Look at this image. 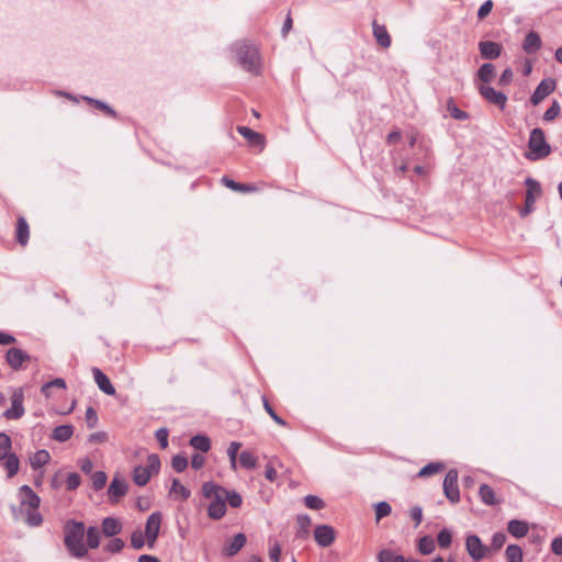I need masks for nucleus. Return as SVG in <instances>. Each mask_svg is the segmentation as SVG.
I'll use <instances>...</instances> for the list:
<instances>
[{
	"label": "nucleus",
	"mask_w": 562,
	"mask_h": 562,
	"mask_svg": "<svg viewBox=\"0 0 562 562\" xmlns=\"http://www.w3.org/2000/svg\"><path fill=\"white\" fill-rule=\"evenodd\" d=\"M231 52L244 70L254 76L261 72V57L255 44L248 41H237L231 46Z\"/></svg>",
	"instance_id": "f257e3e1"
},
{
	"label": "nucleus",
	"mask_w": 562,
	"mask_h": 562,
	"mask_svg": "<svg viewBox=\"0 0 562 562\" xmlns=\"http://www.w3.org/2000/svg\"><path fill=\"white\" fill-rule=\"evenodd\" d=\"M203 496L209 499L207 515L214 520L223 518L226 514L227 488L210 481L202 486Z\"/></svg>",
	"instance_id": "f03ea898"
},
{
	"label": "nucleus",
	"mask_w": 562,
	"mask_h": 562,
	"mask_svg": "<svg viewBox=\"0 0 562 562\" xmlns=\"http://www.w3.org/2000/svg\"><path fill=\"white\" fill-rule=\"evenodd\" d=\"M85 525L81 521L68 520L64 527L65 547L75 558H83L88 553L85 544Z\"/></svg>",
	"instance_id": "7ed1b4c3"
},
{
	"label": "nucleus",
	"mask_w": 562,
	"mask_h": 562,
	"mask_svg": "<svg viewBox=\"0 0 562 562\" xmlns=\"http://www.w3.org/2000/svg\"><path fill=\"white\" fill-rule=\"evenodd\" d=\"M20 513L26 508L25 522L31 527H37L42 524L43 517L38 512L41 498L34 493L29 485H22L19 488Z\"/></svg>",
	"instance_id": "20e7f679"
},
{
	"label": "nucleus",
	"mask_w": 562,
	"mask_h": 562,
	"mask_svg": "<svg viewBox=\"0 0 562 562\" xmlns=\"http://www.w3.org/2000/svg\"><path fill=\"white\" fill-rule=\"evenodd\" d=\"M528 151L525 157L531 161L546 158L551 153V147L546 140L544 132L536 127L530 132L528 139Z\"/></svg>",
	"instance_id": "39448f33"
},
{
	"label": "nucleus",
	"mask_w": 562,
	"mask_h": 562,
	"mask_svg": "<svg viewBox=\"0 0 562 562\" xmlns=\"http://www.w3.org/2000/svg\"><path fill=\"white\" fill-rule=\"evenodd\" d=\"M160 469V459L157 454H149L147 457L146 465H136L133 470V481L138 486L146 485L153 474L158 473Z\"/></svg>",
	"instance_id": "423d86ee"
},
{
	"label": "nucleus",
	"mask_w": 562,
	"mask_h": 562,
	"mask_svg": "<svg viewBox=\"0 0 562 562\" xmlns=\"http://www.w3.org/2000/svg\"><path fill=\"white\" fill-rule=\"evenodd\" d=\"M525 184L528 189L526 192L525 206L519 211L521 217H526L533 211V204L542 193L540 183L533 178H527Z\"/></svg>",
	"instance_id": "0eeeda50"
},
{
	"label": "nucleus",
	"mask_w": 562,
	"mask_h": 562,
	"mask_svg": "<svg viewBox=\"0 0 562 562\" xmlns=\"http://www.w3.org/2000/svg\"><path fill=\"white\" fill-rule=\"evenodd\" d=\"M24 394L22 389H14L11 396V407L3 412V417L10 420L21 418L24 413Z\"/></svg>",
	"instance_id": "6e6552de"
},
{
	"label": "nucleus",
	"mask_w": 562,
	"mask_h": 562,
	"mask_svg": "<svg viewBox=\"0 0 562 562\" xmlns=\"http://www.w3.org/2000/svg\"><path fill=\"white\" fill-rule=\"evenodd\" d=\"M443 493L446 497L453 504L459 503L460 492L458 487V471L450 469L443 480Z\"/></svg>",
	"instance_id": "1a4fd4ad"
},
{
	"label": "nucleus",
	"mask_w": 562,
	"mask_h": 562,
	"mask_svg": "<svg viewBox=\"0 0 562 562\" xmlns=\"http://www.w3.org/2000/svg\"><path fill=\"white\" fill-rule=\"evenodd\" d=\"M476 88L483 99L488 103L494 104L502 110L506 106L507 95L502 91H496L494 88L486 85H476Z\"/></svg>",
	"instance_id": "9d476101"
},
{
	"label": "nucleus",
	"mask_w": 562,
	"mask_h": 562,
	"mask_svg": "<svg viewBox=\"0 0 562 562\" xmlns=\"http://www.w3.org/2000/svg\"><path fill=\"white\" fill-rule=\"evenodd\" d=\"M162 515L160 512H155L149 515L145 525V536L148 546L151 548L157 540L161 526Z\"/></svg>",
	"instance_id": "9b49d317"
},
{
	"label": "nucleus",
	"mask_w": 562,
	"mask_h": 562,
	"mask_svg": "<svg viewBox=\"0 0 562 562\" xmlns=\"http://www.w3.org/2000/svg\"><path fill=\"white\" fill-rule=\"evenodd\" d=\"M555 89L554 79L547 78L541 80V82L537 86L536 90L530 97V103L532 105H538L542 100H544L549 94H551Z\"/></svg>",
	"instance_id": "f8f14e48"
},
{
	"label": "nucleus",
	"mask_w": 562,
	"mask_h": 562,
	"mask_svg": "<svg viewBox=\"0 0 562 562\" xmlns=\"http://www.w3.org/2000/svg\"><path fill=\"white\" fill-rule=\"evenodd\" d=\"M465 547L469 555L474 561H481L486 553V547L482 543L481 539L475 535L467 537Z\"/></svg>",
	"instance_id": "ddd939ff"
},
{
	"label": "nucleus",
	"mask_w": 562,
	"mask_h": 562,
	"mask_svg": "<svg viewBox=\"0 0 562 562\" xmlns=\"http://www.w3.org/2000/svg\"><path fill=\"white\" fill-rule=\"evenodd\" d=\"M314 539L319 547H329L335 540V530L328 525H319L314 530Z\"/></svg>",
	"instance_id": "4468645a"
},
{
	"label": "nucleus",
	"mask_w": 562,
	"mask_h": 562,
	"mask_svg": "<svg viewBox=\"0 0 562 562\" xmlns=\"http://www.w3.org/2000/svg\"><path fill=\"white\" fill-rule=\"evenodd\" d=\"M127 493V483L120 476H114L108 488L111 503H117Z\"/></svg>",
	"instance_id": "2eb2a0df"
},
{
	"label": "nucleus",
	"mask_w": 562,
	"mask_h": 562,
	"mask_svg": "<svg viewBox=\"0 0 562 562\" xmlns=\"http://www.w3.org/2000/svg\"><path fill=\"white\" fill-rule=\"evenodd\" d=\"M30 360V356L19 348H10L5 353V361L13 370H20L23 362Z\"/></svg>",
	"instance_id": "dca6fc26"
},
{
	"label": "nucleus",
	"mask_w": 562,
	"mask_h": 562,
	"mask_svg": "<svg viewBox=\"0 0 562 562\" xmlns=\"http://www.w3.org/2000/svg\"><path fill=\"white\" fill-rule=\"evenodd\" d=\"M480 54L485 59H496L501 56V44L493 41H481L479 43Z\"/></svg>",
	"instance_id": "f3484780"
},
{
	"label": "nucleus",
	"mask_w": 562,
	"mask_h": 562,
	"mask_svg": "<svg viewBox=\"0 0 562 562\" xmlns=\"http://www.w3.org/2000/svg\"><path fill=\"white\" fill-rule=\"evenodd\" d=\"M247 539L244 533H237L232 539L227 540L223 548V553L227 557L235 555L246 543Z\"/></svg>",
	"instance_id": "a211bd4d"
},
{
	"label": "nucleus",
	"mask_w": 562,
	"mask_h": 562,
	"mask_svg": "<svg viewBox=\"0 0 562 562\" xmlns=\"http://www.w3.org/2000/svg\"><path fill=\"white\" fill-rule=\"evenodd\" d=\"M92 372H93V378H94V381H95L98 387L106 395H114L115 389L112 385L109 378L98 368H94L92 370Z\"/></svg>",
	"instance_id": "6ab92c4d"
},
{
	"label": "nucleus",
	"mask_w": 562,
	"mask_h": 562,
	"mask_svg": "<svg viewBox=\"0 0 562 562\" xmlns=\"http://www.w3.org/2000/svg\"><path fill=\"white\" fill-rule=\"evenodd\" d=\"M372 29L376 43L383 48H389L391 46V36L386 27L384 25L378 24L376 21H373Z\"/></svg>",
	"instance_id": "aec40b11"
},
{
	"label": "nucleus",
	"mask_w": 562,
	"mask_h": 562,
	"mask_svg": "<svg viewBox=\"0 0 562 562\" xmlns=\"http://www.w3.org/2000/svg\"><path fill=\"white\" fill-rule=\"evenodd\" d=\"M237 132L243 136L245 137L246 139H248V142L252 145V146H259L260 149L263 148V144H265V138L263 136L260 134V133H257L255 132L254 130H251L250 127H247V126H238L237 127Z\"/></svg>",
	"instance_id": "412c9836"
},
{
	"label": "nucleus",
	"mask_w": 562,
	"mask_h": 562,
	"mask_svg": "<svg viewBox=\"0 0 562 562\" xmlns=\"http://www.w3.org/2000/svg\"><path fill=\"white\" fill-rule=\"evenodd\" d=\"M542 46V41L538 33L530 31L527 33L522 48L527 54L537 53Z\"/></svg>",
	"instance_id": "4be33fe9"
},
{
	"label": "nucleus",
	"mask_w": 562,
	"mask_h": 562,
	"mask_svg": "<svg viewBox=\"0 0 562 562\" xmlns=\"http://www.w3.org/2000/svg\"><path fill=\"white\" fill-rule=\"evenodd\" d=\"M122 530V524L119 519L113 517H106L102 520L101 532L106 537H114Z\"/></svg>",
	"instance_id": "5701e85b"
},
{
	"label": "nucleus",
	"mask_w": 562,
	"mask_h": 562,
	"mask_svg": "<svg viewBox=\"0 0 562 562\" xmlns=\"http://www.w3.org/2000/svg\"><path fill=\"white\" fill-rule=\"evenodd\" d=\"M495 76V66L491 63L483 64L476 72V77L481 81L480 85L488 86L494 80Z\"/></svg>",
	"instance_id": "b1692460"
},
{
	"label": "nucleus",
	"mask_w": 562,
	"mask_h": 562,
	"mask_svg": "<svg viewBox=\"0 0 562 562\" xmlns=\"http://www.w3.org/2000/svg\"><path fill=\"white\" fill-rule=\"evenodd\" d=\"M508 532L515 538H522L528 533L529 527L526 521L512 519L508 522Z\"/></svg>",
	"instance_id": "393cba45"
},
{
	"label": "nucleus",
	"mask_w": 562,
	"mask_h": 562,
	"mask_svg": "<svg viewBox=\"0 0 562 562\" xmlns=\"http://www.w3.org/2000/svg\"><path fill=\"white\" fill-rule=\"evenodd\" d=\"M296 538L306 540L310 537L311 518L307 515H299L296 517Z\"/></svg>",
	"instance_id": "a878e982"
},
{
	"label": "nucleus",
	"mask_w": 562,
	"mask_h": 562,
	"mask_svg": "<svg viewBox=\"0 0 562 562\" xmlns=\"http://www.w3.org/2000/svg\"><path fill=\"white\" fill-rule=\"evenodd\" d=\"M30 238V228L24 217H19L16 224V240L20 245L25 246Z\"/></svg>",
	"instance_id": "bb28decb"
},
{
	"label": "nucleus",
	"mask_w": 562,
	"mask_h": 562,
	"mask_svg": "<svg viewBox=\"0 0 562 562\" xmlns=\"http://www.w3.org/2000/svg\"><path fill=\"white\" fill-rule=\"evenodd\" d=\"M72 434L74 427L71 425H60L55 427L52 438L58 442H65L71 438Z\"/></svg>",
	"instance_id": "cd10ccee"
},
{
	"label": "nucleus",
	"mask_w": 562,
	"mask_h": 562,
	"mask_svg": "<svg viewBox=\"0 0 562 562\" xmlns=\"http://www.w3.org/2000/svg\"><path fill=\"white\" fill-rule=\"evenodd\" d=\"M481 501L488 506L498 504V499L496 498L495 492L487 484H482L479 491Z\"/></svg>",
	"instance_id": "c85d7f7f"
},
{
	"label": "nucleus",
	"mask_w": 562,
	"mask_h": 562,
	"mask_svg": "<svg viewBox=\"0 0 562 562\" xmlns=\"http://www.w3.org/2000/svg\"><path fill=\"white\" fill-rule=\"evenodd\" d=\"M190 446L201 452H207L211 449V440L205 435H195L190 439Z\"/></svg>",
	"instance_id": "c756f323"
},
{
	"label": "nucleus",
	"mask_w": 562,
	"mask_h": 562,
	"mask_svg": "<svg viewBox=\"0 0 562 562\" xmlns=\"http://www.w3.org/2000/svg\"><path fill=\"white\" fill-rule=\"evenodd\" d=\"M50 459V456L48 451L46 450H38L30 458V464L31 467L36 470L38 468H42L45 465Z\"/></svg>",
	"instance_id": "7c9ffc66"
},
{
	"label": "nucleus",
	"mask_w": 562,
	"mask_h": 562,
	"mask_svg": "<svg viewBox=\"0 0 562 562\" xmlns=\"http://www.w3.org/2000/svg\"><path fill=\"white\" fill-rule=\"evenodd\" d=\"M3 467L5 468L9 477L14 476L20 468V461L16 454L11 453L7 456L4 458Z\"/></svg>",
	"instance_id": "2f4dec72"
},
{
	"label": "nucleus",
	"mask_w": 562,
	"mask_h": 562,
	"mask_svg": "<svg viewBox=\"0 0 562 562\" xmlns=\"http://www.w3.org/2000/svg\"><path fill=\"white\" fill-rule=\"evenodd\" d=\"M222 182L229 189L234 190V191H239V192H254L256 191V187L252 186V184H244V183H238V182H235L234 180L227 178V177H223L222 178Z\"/></svg>",
	"instance_id": "473e14b6"
},
{
	"label": "nucleus",
	"mask_w": 562,
	"mask_h": 562,
	"mask_svg": "<svg viewBox=\"0 0 562 562\" xmlns=\"http://www.w3.org/2000/svg\"><path fill=\"white\" fill-rule=\"evenodd\" d=\"M101 541V531L97 527H89L87 530V548L95 549Z\"/></svg>",
	"instance_id": "72a5a7b5"
},
{
	"label": "nucleus",
	"mask_w": 562,
	"mask_h": 562,
	"mask_svg": "<svg viewBox=\"0 0 562 562\" xmlns=\"http://www.w3.org/2000/svg\"><path fill=\"white\" fill-rule=\"evenodd\" d=\"M417 548L422 554L428 555L436 548L435 540L429 536H424L419 539Z\"/></svg>",
	"instance_id": "f704fd0d"
},
{
	"label": "nucleus",
	"mask_w": 562,
	"mask_h": 562,
	"mask_svg": "<svg viewBox=\"0 0 562 562\" xmlns=\"http://www.w3.org/2000/svg\"><path fill=\"white\" fill-rule=\"evenodd\" d=\"M83 100L90 104H93L97 109L103 111L105 114H108L112 117H116V112L105 102L90 98V97H83Z\"/></svg>",
	"instance_id": "c9c22d12"
},
{
	"label": "nucleus",
	"mask_w": 562,
	"mask_h": 562,
	"mask_svg": "<svg viewBox=\"0 0 562 562\" xmlns=\"http://www.w3.org/2000/svg\"><path fill=\"white\" fill-rule=\"evenodd\" d=\"M170 493L179 495L182 501H186L191 496V492L182 485L178 479H173Z\"/></svg>",
	"instance_id": "e433bc0d"
},
{
	"label": "nucleus",
	"mask_w": 562,
	"mask_h": 562,
	"mask_svg": "<svg viewBox=\"0 0 562 562\" xmlns=\"http://www.w3.org/2000/svg\"><path fill=\"white\" fill-rule=\"evenodd\" d=\"M506 558L509 562H522V550L519 546L509 544L506 548Z\"/></svg>",
	"instance_id": "4c0bfd02"
},
{
	"label": "nucleus",
	"mask_w": 562,
	"mask_h": 562,
	"mask_svg": "<svg viewBox=\"0 0 562 562\" xmlns=\"http://www.w3.org/2000/svg\"><path fill=\"white\" fill-rule=\"evenodd\" d=\"M442 469H443V464L442 463H440V462H430V463L426 464L425 467H423L419 470L418 476H420V477L430 476L432 474L438 473Z\"/></svg>",
	"instance_id": "58836bf2"
},
{
	"label": "nucleus",
	"mask_w": 562,
	"mask_h": 562,
	"mask_svg": "<svg viewBox=\"0 0 562 562\" xmlns=\"http://www.w3.org/2000/svg\"><path fill=\"white\" fill-rule=\"evenodd\" d=\"M11 446H12L11 438L7 434L1 432L0 434V461L4 460V458L7 456L11 454V452H10Z\"/></svg>",
	"instance_id": "ea45409f"
},
{
	"label": "nucleus",
	"mask_w": 562,
	"mask_h": 562,
	"mask_svg": "<svg viewBox=\"0 0 562 562\" xmlns=\"http://www.w3.org/2000/svg\"><path fill=\"white\" fill-rule=\"evenodd\" d=\"M239 463L245 469H254L257 465V458L249 451H243L239 454Z\"/></svg>",
	"instance_id": "a19ab883"
},
{
	"label": "nucleus",
	"mask_w": 562,
	"mask_h": 562,
	"mask_svg": "<svg viewBox=\"0 0 562 562\" xmlns=\"http://www.w3.org/2000/svg\"><path fill=\"white\" fill-rule=\"evenodd\" d=\"M52 387L66 389V382L61 378L54 379L53 381H49L42 386V389H41L42 394L46 397H49L50 396L49 390Z\"/></svg>",
	"instance_id": "79ce46f5"
},
{
	"label": "nucleus",
	"mask_w": 562,
	"mask_h": 562,
	"mask_svg": "<svg viewBox=\"0 0 562 562\" xmlns=\"http://www.w3.org/2000/svg\"><path fill=\"white\" fill-rule=\"evenodd\" d=\"M304 504L307 508L315 510L323 509L325 507V502L316 495H306L304 497Z\"/></svg>",
	"instance_id": "37998d69"
},
{
	"label": "nucleus",
	"mask_w": 562,
	"mask_h": 562,
	"mask_svg": "<svg viewBox=\"0 0 562 562\" xmlns=\"http://www.w3.org/2000/svg\"><path fill=\"white\" fill-rule=\"evenodd\" d=\"M401 554H396L391 549H382L378 554L379 562H398Z\"/></svg>",
	"instance_id": "c03bdc74"
},
{
	"label": "nucleus",
	"mask_w": 562,
	"mask_h": 562,
	"mask_svg": "<svg viewBox=\"0 0 562 562\" xmlns=\"http://www.w3.org/2000/svg\"><path fill=\"white\" fill-rule=\"evenodd\" d=\"M108 476L105 472L98 471L92 475V486L95 491L103 488L106 484Z\"/></svg>",
	"instance_id": "a18cd8bd"
},
{
	"label": "nucleus",
	"mask_w": 562,
	"mask_h": 562,
	"mask_svg": "<svg viewBox=\"0 0 562 562\" xmlns=\"http://www.w3.org/2000/svg\"><path fill=\"white\" fill-rule=\"evenodd\" d=\"M171 465L176 472L181 473L188 467V459L181 454H177L172 458Z\"/></svg>",
	"instance_id": "49530a36"
},
{
	"label": "nucleus",
	"mask_w": 562,
	"mask_h": 562,
	"mask_svg": "<svg viewBox=\"0 0 562 562\" xmlns=\"http://www.w3.org/2000/svg\"><path fill=\"white\" fill-rule=\"evenodd\" d=\"M391 505L386 502H380L375 505V518L376 520L382 519L391 514Z\"/></svg>",
	"instance_id": "de8ad7c7"
},
{
	"label": "nucleus",
	"mask_w": 562,
	"mask_h": 562,
	"mask_svg": "<svg viewBox=\"0 0 562 562\" xmlns=\"http://www.w3.org/2000/svg\"><path fill=\"white\" fill-rule=\"evenodd\" d=\"M225 499H226V503L233 508H238L243 504V498H241L240 494L237 493L236 491L227 490V497H225Z\"/></svg>",
	"instance_id": "09e8293b"
},
{
	"label": "nucleus",
	"mask_w": 562,
	"mask_h": 562,
	"mask_svg": "<svg viewBox=\"0 0 562 562\" xmlns=\"http://www.w3.org/2000/svg\"><path fill=\"white\" fill-rule=\"evenodd\" d=\"M124 548V541L120 538L111 539L105 546L104 550L110 553H117Z\"/></svg>",
	"instance_id": "8fccbe9b"
},
{
	"label": "nucleus",
	"mask_w": 562,
	"mask_h": 562,
	"mask_svg": "<svg viewBox=\"0 0 562 562\" xmlns=\"http://www.w3.org/2000/svg\"><path fill=\"white\" fill-rule=\"evenodd\" d=\"M145 538L146 536L139 531L136 530L131 536V544L134 549H142L145 544Z\"/></svg>",
	"instance_id": "3c124183"
},
{
	"label": "nucleus",
	"mask_w": 562,
	"mask_h": 562,
	"mask_svg": "<svg viewBox=\"0 0 562 562\" xmlns=\"http://www.w3.org/2000/svg\"><path fill=\"white\" fill-rule=\"evenodd\" d=\"M560 104L558 101H553L551 106L544 112L543 120L544 121H553L560 113Z\"/></svg>",
	"instance_id": "603ef678"
},
{
	"label": "nucleus",
	"mask_w": 562,
	"mask_h": 562,
	"mask_svg": "<svg viewBox=\"0 0 562 562\" xmlns=\"http://www.w3.org/2000/svg\"><path fill=\"white\" fill-rule=\"evenodd\" d=\"M437 540L441 548H448L452 542V535L448 529H442L438 533Z\"/></svg>",
	"instance_id": "864d4df0"
},
{
	"label": "nucleus",
	"mask_w": 562,
	"mask_h": 562,
	"mask_svg": "<svg viewBox=\"0 0 562 562\" xmlns=\"http://www.w3.org/2000/svg\"><path fill=\"white\" fill-rule=\"evenodd\" d=\"M155 437L159 442L161 449H166L168 447V430L167 428H159L155 432Z\"/></svg>",
	"instance_id": "5fc2aeb1"
},
{
	"label": "nucleus",
	"mask_w": 562,
	"mask_h": 562,
	"mask_svg": "<svg viewBox=\"0 0 562 562\" xmlns=\"http://www.w3.org/2000/svg\"><path fill=\"white\" fill-rule=\"evenodd\" d=\"M81 483L80 475L78 473H69L66 480L67 488L69 491L76 490Z\"/></svg>",
	"instance_id": "6e6d98bb"
},
{
	"label": "nucleus",
	"mask_w": 562,
	"mask_h": 562,
	"mask_svg": "<svg viewBox=\"0 0 562 562\" xmlns=\"http://www.w3.org/2000/svg\"><path fill=\"white\" fill-rule=\"evenodd\" d=\"M86 422L89 428H94L98 424V415L92 407H88L86 411Z\"/></svg>",
	"instance_id": "4d7b16f0"
},
{
	"label": "nucleus",
	"mask_w": 562,
	"mask_h": 562,
	"mask_svg": "<svg viewBox=\"0 0 562 562\" xmlns=\"http://www.w3.org/2000/svg\"><path fill=\"white\" fill-rule=\"evenodd\" d=\"M263 407L265 411L269 414V416L279 425L284 426L285 422L277 415V413L273 411V408L270 406L268 401L263 397Z\"/></svg>",
	"instance_id": "13d9d810"
},
{
	"label": "nucleus",
	"mask_w": 562,
	"mask_h": 562,
	"mask_svg": "<svg viewBox=\"0 0 562 562\" xmlns=\"http://www.w3.org/2000/svg\"><path fill=\"white\" fill-rule=\"evenodd\" d=\"M493 9V1L492 0H486L480 8H479V11H477V18L480 20H483L484 18H486L491 11Z\"/></svg>",
	"instance_id": "bf43d9fd"
},
{
	"label": "nucleus",
	"mask_w": 562,
	"mask_h": 562,
	"mask_svg": "<svg viewBox=\"0 0 562 562\" xmlns=\"http://www.w3.org/2000/svg\"><path fill=\"white\" fill-rule=\"evenodd\" d=\"M506 542V535L504 532H496L492 537V547L494 549H501Z\"/></svg>",
	"instance_id": "052dcab7"
},
{
	"label": "nucleus",
	"mask_w": 562,
	"mask_h": 562,
	"mask_svg": "<svg viewBox=\"0 0 562 562\" xmlns=\"http://www.w3.org/2000/svg\"><path fill=\"white\" fill-rule=\"evenodd\" d=\"M411 518L415 521V526H419L423 520V508L420 506H414L409 510Z\"/></svg>",
	"instance_id": "680f3d73"
},
{
	"label": "nucleus",
	"mask_w": 562,
	"mask_h": 562,
	"mask_svg": "<svg viewBox=\"0 0 562 562\" xmlns=\"http://www.w3.org/2000/svg\"><path fill=\"white\" fill-rule=\"evenodd\" d=\"M513 70L510 68H506L499 77L498 85L508 86L513 81Z\"/></svg>",
	"instance_id": "e2e57ef3"
},
{
	"label": "nucleus",
	"mask_w": 562,
	"mask_h": 562,
	"mask_svg": "<svg viewBox=\"0 0 562 562\" xmlns=\"http://www.w3.org/2000/svg\"><path fill=\"white\" fill-rule=\"evenodd\" d=\"M269 558L272 562H279L281 558V547L279 543H273L269 549Z\"/></svg>",
	"instance_id": "0e129e2a"
},
{
	"label": "nucleus",
	"mask_w": 562,
	"mask_h": 562,
	"mask_svg": "<svg viewBox=\"0 0 562 562\" xmlns=\"http://www.w3.org/2000/svg\"><path fill=\"white\" fill-rule=\"evenodd\" d=\"M205 463V458L201 453H194L191 459V467L195 470L201 469Z\"/></svg>",
	"instance_id": "69168bd1"
},
{
	"label": "nucleus",
	"mask_w": 562,
	"mask_h": 562,
	"mask_svg": "<svg viewBox=\"0 0 562 562\" xmlns=\"http://www.w3.org/2000/svg\"><path fill=\"white\" fill-rule=\"evenodd\" d=\"M241 447V443L238 441H232L227 448V456L231 459H237L238 450Z\"/></svg>",
	"instance_id": "338daca9"
},
{
	"label": "nucleus",
	"mask_w": 562,
	"mask_h": 562,
	"mask_svg": "<svg viewBox=\"0 0 562 562\" xmlns=\"http://www.w3.org/2000/svg\"><path fill=\"white\" fill-rule=\"evenodd\" d=\"M551 550L554 554L562 555V536L552 540Z\"/></svg>",
	"instance_id": "774afa93"
}]
</instances>
